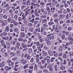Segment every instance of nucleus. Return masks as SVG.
<instances>
[{"label": "nucleus", "instance_id": "f257e3e1", "mask_svg": "<svg viewBox=\"0 0 73 73\" xmlns=\"http://www.w3.org/2000/svg\"><path fill=\"white\" fill-rule=\"evenodd\" d=\"M30 10H31V8L30 7L27 8L25 9V16H27V15H28L29 13V11H30Z\"/></svg>", "mask_w": 73, "mask_h": 73}, {"label": "nucleus", "instance_id": "f03ea898", "mask_svg": "<svg viewBox=\"0 0 73 73\" xmlns=\"http://www.w3.org/2000/svg\"><path fill=\"white\" fill-rule=\"evenodd\" d=\"M42 56L43 57H46L47 56V54H48V53L46 51H43L42 52Z\"/></svg>", "mask_w": 73, "mask_h": 73}, {"label": "nucleus", "instance_id": "7ed1b4c3", "mask_svg": "<svg viewBox=\"0 0 73 73\" xmlns=\"http://www.w3.org/2000/svg\"><path fill=\"white\" fill-rule=\"evenodd\" d=\"M20 37H24V38L25 37V34L24 33V32H20Z\"/></svg>", "mask_w": 73, "mask_h": 73}, {"label": "nucleus", "instance_id": "20e7f679", "mask_svg": "<svg viewBox=\"0 0 73 73\" xmlns=\"http://www.w3.org/2000/svg\"><path fill=\"white\" fill-rule=\"evenodd\" d=\"M65 17V15L63 14H60L59 15V17L60 18L61 20H63L64 17Z\"/></svg>", "mask_w": 73, "mask_h": 73}, {"label": "nucleus", "instance_id": "39448f33", "mask_svg": "<svg viewBox=\"0 0 73 73\" xmlns=\"http://www.w3.org/2000/svg\"><path fill=\"white\" fill-rule=\"evenodd\" d=\"M46 29L47 31L49 32H53V29L51 27H48L47 28H46Z\"/></svg>", "mask_w": 73, "mask_h": 73}, {"label": "nucleus", "instance_id": "423d86ee", "mask_svg": "<svg viewBox=\"0 0 73 73\" xmlns=\"http://www.w3.org/2000/svg\"><path fill=\"white\" fill-rule=\"evenodd\" d=\"M7 62H9V65L10 66H12L14 64V63L11 61V60H8L7 61Z\"/></svg>", "mask_w": 73, "mask_h": 73}, {"label": "nucleus", "instance_id": "0eeeda50", "mask_svg": "<svg viewBox=\"0 0 73 73\" xmlns=\"http://www.w3.org/2000/svg\"><path fill=\"white\" fill-rule=\"evenodd\" d=\"M48 53L50 56H53V53H52V52L50 50H48Z\"/></svg>", "mask_w": 73, "mask_h": 73}, {"label": "nucleus", "instance_id": "6e6552de", "mask_svg": "<svg viewBox=\"0 0 73 73\" xmlns=\"http://www.w3.org/2000/svg\"><path fill=\"white\" fill-rule=\"evenodd\" d=\"M43 49L44 50L47 51L48 49V47L46 46V45H45L43 47Z\"/></svg>", "mask_w": 73, "mask_h": 73}, {"label": "nucleus", "instance_id": "1a4fd4ad", "mask_svg": "<svg viewBox=\"0 0 73 73\" xmlns=\"http://www.w3.org/2000/svg\"><path fill=\"white\" fill-rule=\"evenodd\" d=\"M56 7L57 9H60V4H57L56 5Z\"/></svg>", "mask_w": 73, "mask_h": 73}, {"label": "nucleus", "instance_id": "9d476101", "mask_svg": "<svg viewBox=\"0 0 73 73\" xmlns=\"http://www.w3.org/2000/svg\"><path fill=\"white\" fill-rule=\"evenodd\" d=\"M53 53L54 56L55 57H57V56H58V53L56 52L55 51H53Z\"/></svg>", "mask_w": 73, "mask_h": 73}, {"label": "nucleus", "instance_id": "9b49d317", "mask_svg": "<svg viewBox=\"0 0 73 73\" xmlns=\"http://www.w3.org/2000/svg\"><path fill=\"white\" fill-rule=\"evenodd\" d=\"M33 45V42H32L30 44H27V46L28 48H30V47L32 46Z\"/></svg>", "mask_w": 73, "mask_h": 73}, {"label": "nucleus", "instance_id": "f8f14e48", "mask_svg": "<svg viewBox=\"0 0 73 73\" xmlns=\"http://www.w3.org/2000/svg\"><path fill=\"white\" fill-rule=\"evenodd\" d=\"M5 64V63L4 62H3L1 64H0V67H3Z\"/></svg>", "mask_w": 73, "mask_h": 73}, {"label": "nucleus", "instance_id": "ddd939ff", "mask_svg": "<svg viewBox=\"0 0 73 73\" xmlns=\"http://www.w3.org/2000/svg\"><path fill=\"white\" fill-rule=\"evenodd\" d=\"M47 22H48V21H47V19H43L42 21V23H47Z\"/></svg>", "mask_w": 73, "mask_h": 73}, {"label": "nucleus", "instance_id": "4468645a", "mask_svg": "<svg viewBox=\"0 0 73 73\" xmlns=\"http://www.w3.org/2000/svg\"><path fill=\"white\" fill-rule=\"evenodd\" d=\"M55 8L53 7V8H51L50 9V11L51 12H52V13H53V12H54V11H55Z\"/></svg>", "mask_w": 73, "mask_h": 73}, {"label": "nucleus", "instance_id": "2eb2a0df", "mask_svg": "<svg viewBox=\"0 0 73 73\" xmlns=\"http://www.w3.org/2000/svg\"><path fill=\"white\" fill-rule=\"evenodd\" d=\"M19 41H23V42H26L27 41V40L26 39H25L23 40V39H19Z\"/></svg>", "mask_w": 73, "mask_h": 73}, {"label": "nucleus", "instance_id": "dca6fc26", "mask_svg": "<svg viewBox=\"0 0 73 73\" xmlns=\"http://www.w3.org/2000/svg\"><path fill=\"white\" fill-rule=\"evenodd\" d=\"M28 51L29 53H31L32 52V48H29Z\"/></svg>", "mask_w": 73, "mask_h": 73}, {"label": "nucleus", "instance_id": "f3484780", "mask_svg": "<svg viewBox=\"0 0 73 73\" xmlns=\"http://www.w3.org/2000/svg\"><path fill=\"white\" fill-rule=\"evenodd\" d=\"M63 47L62 46H60L59 48V51L60 52H62V50H63Z\"/></svg>", "mask_w": 73, "mask_h": 73}, {"label": "nucleus", "instance_id": "a211bd4d", "mask_svg": "<svg viewBox=\"0 0 73 73\" xmlns=\"http://www.w3.org/2000/svg\"><path fill=\"white\" fill-rule=\"evenodd\" d=\"M7 48L8 49H9L10 48H11V44H10V43L7 42Z\"/></svg>", "mask_w": 73, "mask_h": 73}, {"label": "nucleus", "instance_id": "6ab92c4d", "mask_svg": "<svg viewBox=\"0 0 73 73\" xmlns=\"http://www.w3.org/2000/svg\"><path fill=\"white\" fill-rule=\"evenodd\" d=\"M54 3H51H51H50V8H52V7H54Z\"/></svg>", "mask_w": 73, "mask_h": 73}, {"label": "nucleus", "instance_id": "aec40b11", "mask_svg": "<svg viewBox=\"0 0 73 73\" xmlns=\"http://www.w3.org/2000/svg\"><path fill=\"white\" fill-rule=\"evenodd\" d=\"M31 58V56L29 55L27 58V60H30Z\"/></svg>", "mask_w": 73, "mask_h": 73}, {"label": "nucleus", "instance_id": "412c9836", "mask_svg": "<svg viewBox=\"0 0 73 73\" xmlns=\"http://www.w3.org/2000/svg\"><path fill=\"white\" fill-rule=\"evenodd\" d=\"M52 67V65L50 64H49L47 66V69H49V68H51L50 67Z\"/></svg>", "mask_w": 73, "mask_h": 73}, {"label": "nucleus", "instance_id": "4be33fe9", "mask_svg": "<svg viewBox=\"0 0 73 73\" xmlns=\"http://www.w3.org/2000/svg\"><path fill=\"white\" fill-rule=\"evenodd\" d=\"M41 61L42 65H44V64L46 62V61L44 60H41Z\"/></svg>", "mask_w": 73, "mask_h": 73}, {"label": "nucleus", "instance_id": "5701e85b", "mask_svg": "<svg viewBox=\"0 0 73 73\" xmlns=\"http://www.w3.org/2000/svg\"><path fill=\"white\" fill-rule=\"evenodd\" d=\"M65 34H62V39L64 40V39H65Z\"/></svg>", "mask_w": 73, "mask_h": 73}, {"label": "nucleus", "instance_id": "b1692460", "mask_svg": "<svg viewBox=\"0 0 73 73\" xmlns=\"http://www.w3.org/2000/svg\"><path fill=\"white\" fill-rule=\"evenodd\" d=\"M60 69L62 70H65V67L64 66H62L60 68Z\"/></svg>", "mask_w": 73, "mask_h": 73}, {"label": "nucleus", "instance_id": "393cba45", "mask_svg": "<svg viewBox=\"0 0 73 73\" xmlns=\"http://www.w3.org/2000/svg\"><path fill=\"white\" fill-rule=\"evenodd\" d=\"M39 61H40L39 57L36 58V63H37V62H39Z\"/></svg>", "mask_w": 73, "mask_h": 73}, {"label": "nucleus", "instance_id": "a878e982", "mask_svg": "<svg viewBox=\"0 0 73 73\" xmlns=\"http://www.w3.org/2000/svg\"><path fill=\"white\" fill-rule=\"evenodd\" d=\"M67 30L68 31H71L72 30V28L70 27H69L67 28Z\"/></svg>", "mask_w": 73, "mask_h": 73}, {"label": "nucleus", "instance_id": "bb28decb", "mask_svg": "<svg viewBox=\"0 0 73 73\" xmlns=\"http://www.w3.org/2000/svg\"><path fill=\"white\" fill-rule=\"evenodd\" d=\"M46 10L48 12H50V8L49 7H47L46 8Z\"/></svg>", "mask_w": 73, "mask_h": 73}, {"label": "nucleus", "instance_id": "cd10ccee", "mask_svg": "<svg viewBox=\"0 0 73 73\" xmlns=\"http://www.w3.org/2000/svg\"><path fill=\"white\" fill-rule=\"evenodd\" d=\"M28 64H27L26 65H25L24 66V69H26V68H28Z\"/></svg>", "mask_w": 73, "mask_h": 73}, {"label": "nucleus", "instance_id": "c85d7f7f", "mask_svg": "<svg viewBox=\"0 0 73 73\" xmlns=\"http://www.w3.org/2000/svg\"><path fill=\"white\" fill-rule=\"evenodd\" d=\"M36 45L37 46H39L40 45V42H39L37 41L36 42Z\"/></svg>", "mask_w": 73, "mask_h": 73}, {"label": "nucleus", "instance_id": "c756f323", "mask_svg": "<svg viewBox=\"0 0 73 73\" xmlns=\"http://www.w3.org/2000/svg\"><path fill=\"white\" fill-rule=\"evenodd\" d=\"M43 72L44 73H47V72H48V70L46 69H44L43 70Z\"/></svg>", "mask_w": 73, "mask_h": 73}, {"label": "nucleus", "instance_id": "7c9ffc66", "mask_svg": "<svg viewBox=\"0 0 73 73\" xmlns=\"http://www.w3.org/2000/svg\"><path fill=\"white\" fill-rule=\"evenodd\" d=\"M1 51L2 53H4V52H5V49L3 48H2L1 50Z\"/></svg>", "mask_w": 73, "mask_h": 73}, {"label": "nucleus", "instance_id": "2f4dec72", "mask_svg": "<svg viewBox=\"0 0 73 73\" xmlns=\"http://www.w3.org/2000/svg\"><path fill=\"white\" fill-rule=\"evenodd\" d=\"M32 33H31L28 32L27 33V35L28 36H32Z\"/></svg>", "mask_w": 73, "mask_h": 73}, {"label": "nucleus", "instance_id": "473e14b6", "mask_svg": "<svg viewBox=\"0 0 73 73\" xmlns=\"http://www.w3.org/2000/svg\"><path fill=\"white\" fill-rule=\"evenodd\" d=\"M56 58H52L51 60V62H52L54 61V60Z\"/></svg>", "mask_w": 73, "mask_h": 73}, {"label": "nucleus", "instance_id": "72a5a7b5", "mask_svg": "<svg viewBox=\"0 0 73 73\" xmlns=\"http://www.w3.org/2000/svg\"><path fill=\"white\" fill-rule=\"evenodd\" d=\"M33 31V28L31 27L30 28V32H32Z\"/></svg>", "mask_w": 73, "mask_h": 73}, {"label": "nucleus", "instance_id": "f704fd0d", "mask_svg": "<svg viewBox=\"0 0 73 73\" xmlns=\"http://www.w3.org/2000/svg\"><path fill=\"white\" fill-rule=\"evenodd\" d=\"M47 39L49 40H51V36L50 35H48L47 37Z\"/></svg>", "mask_w": 73, "mask_h": 73}, {"label": "nucleus", "instance_id": "c9c22d12", "mask_svg": "<svg viewBox=\"0 0 73 73\" xmlns=\"http://www.w3.org/2000/svg\"><path fill=\"white\" fill-rule=\"evenodd\" d=\"M46 43L47 45H49L50 44V41L49 40H47L46 41Z\"/></svg>", "mask_w": 73, "mask_h": 73}, {"label": "nucleus", "instance_id": "e433bc0d", "mask_svg": "<svg viewBox=\"0 0 73 73\" xmlns=\"http://www.w3.org/2000/svg\"><path fill=\"white\" fill-rule=\"evenodd\" d=\"M34 61V58H32L30 60V62L31 63L33 62Z\"/></svg>", "mask_w": 73, "mask_h": 73}, {"label": "nucleus", "instance_id": "4c0bfd02", "mask_svg": "<svg viewBox=\"0 0 73 73\" xmlns=\"http://www.w3.org/2000/svg\"><path fill=\"white\" fill-rule=\"evenodd\" d=\"M55 31L56 32H60V30L58 29H57V27H56Z\"/></svg>", "mask_w": 73, "mask_h": 73}, {"label": "nucleus", "instance_id": "58836bf2", "mask_svg": "<svg viewBox=\"0 0 73 73\" xmlns=\"http://www.w3.org/2000/svg\"><path fill=\"white\" fill-rule=\"evenodd\" d=\"M34 21L35 19H31L30 21V22H31V23H33V22H34Z\"/></svg>", "mask_w": 73, "mask_h": 73}, {"label": "nucleus", "instance_id": "ea45409f", "mask_svg": "<svg viewBox=\"0 0 73 73\" xmlns=\"http://www.w3.org/2000/svg\"><path fill=\"white\" fill-rule=\"evenodd\" d=\"M62 3H63L65 4H66V1L64 0H63L61 1Z\"/></svg>", "mask_w": 73, "mask_h": 73}, {"label": "nucleus", "instance_id": "a19ab883", "mask_svg": "<svg viewBox=\"0 0 73 73\" xmlns=\"http://www.w3.org/2000/svg\"><path fill=\"white\" fill-rule=\"evenodd\" d=\"M47 62L48 64H50V59H48L47 60Z\"/></svg>", "mask_w": 73, "mask_h": 73}, {"label": "nucleus", "instance_id": "79ce46f5", "mask_svg": "<svg viewBox=\"0 0 73 73\" xmlns=\"http://www.w3.org/2000/svg\"><path fill=\"white\" fill-rule=\"evenodd\" d=\"M16 49V48L13 47H12L11 48V50H15Z\"/></svg>", "mask_w": 73, "mask_h": 73}, {"label": "nucleus", "instance_id": "37998d69", "mask_svg": "<svg viewBox=\"0 0 73 73\" xmlns=\"http://www.w3.org/2000/svg\"><path fill=\"white\" fill-rule=\"evenodd\" d=\"M40 68L41 69H44V66H41L40 65Z\"/></svg>", "mask_w": 73, "mask_h": 73}, {"label": "nucleus", "instance_id": "c03bdc74", "mask_svg": "<svg viewBox=\"0 0 73 73\" xmlns=\"http://www.w3.org/2000/svg\"><path fill=\"white\" fill-rule=\"evenodd\" d=\"M38 22L37 21H35L34 22V24H35V25H36V24H38Z\"/></svg>", "mask_w": 73, "mask_h": 73}, {"label": "nucleus", "instance_id": "a18cd8bd", "mask_svg": "<svg viewBox=\"0 0 73 73\" xmlns=\"http://www.w3.org/2000/svg\"><path fill=\"white\" fill-rule=\"evenodd\" d=\"M66 60L64 59L63 60V64L64 65H66Z\"/></svg>", "mask_w": 73, "mask_h": 73}, {"label": "nucleus", "instance_id": "49530a36", "mask_svg": "<svg viewBox=\"0 0 73 73\" xmlns=\"http://www.w3.org/2000/svg\"><path fill=\"white\" fill-rule=\"evenodd\" d=\"M48 69H49L50 72H52L53 70V69L52 67H51Z\"/></svg>", "mask_w": 73, "mask_h": 73}, {"label": "nucleus", "instance_id": "de8ad7c7", "mask_svg": "<svg viewBox=\"0 0 73 73\" xmlns=\"http://www.w3.org/2000/svg\"><path fill=\"white\" fill-rule=\"evenodd\" d=\"M40 32L41 33H42L44 32V29H43V27H41Z\"/></svg>", "mask_w": 73, "mask_h": 73}, {"label": "nucleus", "instance_id": "09e8293b", "mask_svg": "<svg viewBox=\"0 0 73 73\" xmlns=\"http://www.w3.org/2000/svg\"><path fill=\"white\" fill-rule=\"evenodd\" d=\"M11 55H12V56H14L16 55V54L15 52H11L10 53Z\"/></svg>", "mask_w": 73, "mask_h": 73}, {"label": "nucleus", "instance_id": "8fccbe9b", "mask_svg": "<svg viewBox=\"0 0 73 73\" xmlns=\"http://www.w3.org/2000/svg\"><path fill=\"white\" fill-rule=\"evenodd\" d=\"M66 55L65 54H64L63 55V58H66Z\"/></svg>", "mask_w": 73, "mask_h": 73}, {"label": "nucleus", "instance_id": "3c124183", "mask_svg": "<svg viewBox=\"0 0 73 73\" xmlns=\"http://www.w3.org/2000/svg\"><path fill=\"white\" fill-rule=\"evenodd\" d=\"M58 59L60 60L61 62H63V59H62L61 58L59 57L58 58Z\"/></svg>", "mask_w": 73, "mask_h": 73}, {"label": "nucleus", "instance_id": "603ef678", "mask_svg": "<svg viewBox=\"0 0 73 73\" xmlns=\"http://www.w3.org/2000/svg\"><path fill=\"white\" fill-rule=\"evenodd\" d=\"M43 13L44 15H47V11H44Z\"/></svg>", "mask_w": 73, "mask_h": 73}, {"label": "nucleus", "instance_id": "864d4df0", "mask_svg": "<svg viewBox=\"0 0 73 73\" xmlns=\"http://www.w3.org/2000/svg\"><path fill=\"white\" fill-rule=\"evenodd\" d=\"M29 69H33V66H30L29 67Z\"/></svg>", "mask_w": 73, "mask_h": 73}, {"label": "nucleus", "instance_id": "5fc2aeb1", "mask_svg": "<svg viewBox=\"0 0 73 73\" xmlns=\"http://www.w3.org/2000/svg\"><path fill=\"white\" fill-rule=\"evenodd\" d=\"M54 24V23L53 22H49L48 23V24L49 25H53V24Z\"/></svg>", "mask_w": 73, "mask_h": 73}, {"label": "nucleus", "instance_id": "6e6d98bb", "mask_svg": "<svg viewBox=\"0 0 73 73\" xmlns=\"http://www.w3.org/2000/svg\"><path fill=\"white\" fill-rule=\"evenodd\" d=\"M34 69L35 70H37V64H35V65Z\"/></svg>", "mask_w": 73, "mask_h": 73}, {"label": "nucleus", "instance_id": "4d7b16f0", "mask_svg": "<svg viewBox=\"0 0 73 73\" xmlns=\"http://www.w3.org/2000/svg\"><path fill=\"white\" fill-rule=\"evenodd\" d=\"M68 7V5L66 3H65L64 4V7L65 8H66Z\"/></svg>", "mask_w": 73, "mask_h": 73}, {"label": "nucleus", "instance_id": "13d9d810", "mask_svg": "<svg viewBox=\"0 0 73 73\" xmlns=\"http://www.w3.org/2000/svg\"><path fill=\"white\" fill-rule=\"evenodd\" d=\"M68 65L69 66H70V65H71V62H70V61H69L68 64Z\"/></svg>", "mask_w": 73, "mask_h": 73}, {"label": "nucleus", "instance_id": "bf43d9fd", "mask_svg": "<svg viewBox=\"0 0 73 73\" xmlns=\"http://www.w3.org/2000/svg\"><path fill=\"white\" fill-rule=\"evenodd\" d=\"M47 26H48V24L46 23H45L43 24V27H47Z\"/></svg>", "mask_w": 73, "mask_h": 73}, {"label": "nucleus", "instance_id": "052dcab7", "mask_svg": "<svg viewBox=\"0 0 73 73\" xmlns=\"http://www.w3.org/2000/svg\"><path fill=\"white\" fill-rule=\"evenodd\" d=\"M62 55V53L61 52H60L58 54V56H59V57H60V56H61Z\"/></svg>", "mask_w": 73, "mask_h": 73}, {"label": "nucleus", "instance_id": "680f3d73", "mask_svg": "<svg viewBox=\"0 0 73 73\" xmlns=\"http://www.w3.org/2000/svg\"><path fill=\"white\" fill-rule=\"evenodd\" d=\"M28 25L29 27H32V23H29L28 24Z\"/></svg>", "mask_w": 73, "mask_h": 73}, {"label": "nucleus", "instance_id": "e2e57ef3", "mask_svg": "<svg viewBox=\"0 0 73 73\" xmlns=\"http://www.w3.org/2000/svg\"><path fill=\"white\" fill-rule=\"evenodd\" d=\"M25 29L24 28V27H22L21 29V32H23V31H24Z\"/></svg>", "mask_w": 73, "mask_h": 73}, {"label": "nucleus", "instance_id": "0e129e2a", "mask_svg": "<svg viewBox=\"0 0 73 73\" xmlns=\"http://www.w3.org/2000/svg\"><path fill=\"white\" fill-rule=\"evenodd\" d=\"M40 26V23H38L36 26V28H39Z\"/></svg>", "mask_w": 73, "mask_h": 73}, {"label": "nucleus", "instance_id": "69168bd1", "mask_svg": "<svg viewBox=\"0 0 73 73\" xmlns=\"http://www.w3.org/2000/svg\"><path fill=\"white\" fill-rule=\"evenodd\" d=\"M5 69L6 70H8V67L7 66H6L5 67Z\"/></svg>", "mask_w": 73, "mask_h": 73}, {"label": "nucleus", "instance_id": "338daca9", "mask_svg": "<svg viewBox=\"0 0 73 73\" xmlns=\"http://www.w3.org/2000/svg\"><path fill=\"white\" fill-rule=\"evenodd\" d=\"M58 13L59 14H60L62 13V11H60V10H58L57 11Z\"/></svg>", "mask_w": 73, "mask_h": 73}, {"label": "nucleus", "instance_id": "774afa93", "mask_svg": "<svg viewBox=\"0 0 73 73\" xmlns=\"http://www.w3.org/2000/svg\"><path fill=\"white\" fill-rule=\"evenodd\" d=\"M68 72L70 73H73V71L71 70H68Z\"/></svg>", "mask_w": 73, "mask_h": 73}]
</instances>
